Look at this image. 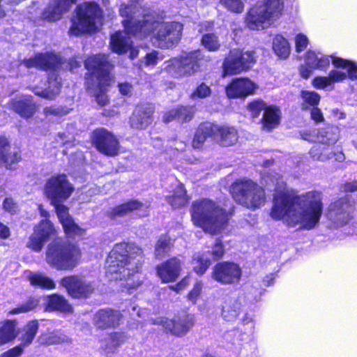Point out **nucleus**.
I'll use <instances>...</instances> for the list:
<instances>
[{
    "mask_svg": "<svg viewBox=\"0 0 357 357\" xmlns=\"http://www.w3.org/2000/svg\"><path fill=\"white\" fill-rule=\"evenodd\" d=\"M120 15L125 17L123 25L126 32L119 31L111 36L110 45L113 52L124 54L130 52V58L134 59L139 53L138 46H134L130 34L139 38L149 36L155 31V38L160 48L176 46L181 38L183 24L176 22H162V18L155 13H146L136 4H122Z\"/></svg>",
    "mask_w": 357,
    "mask_h": 357,
    "instance_id": "obj_1",
    "label": "nucleus"
},
{
    "mask_svg": "<svg viewBox=\"0 0 357 357\" xmlns=\"http://www.w3.org/2000/svg\"><path fill=\"white\" fill-rule=\"evenodd\" d=\"M262 181L268 186H274V190L278 192L271 213L273 219H283L288 226L303 230H311L319 225L324 208L321 192L309 191L291 199L284 192L285 183L277 173H264Z\"/></svg>",
    "mask_w": 357,
    "mask_h": 357,
    "instance_id": "obj_2",
    "label": "nucleus"
},
{
    "mask_svg": "<svg viewBox=\"0 0 357 357\" xmlns=\"http://www.w3.org/2000/svg\"><path fill=\"white\" fill-rule=\"evenodd\" d=\"M142 252L133 243L115 245L107 259L106 275L110 280H119L120 285L130 293L143 282L139 273L142 264Z\"/></svg>",
    "mask_w": 357,
    "mask_h": 357,
    "instance_id": "obj_3",
    "label": "nucleus"
},
{
    "mask_svg": "<svg viewBox=\"0 0 357 357\" xmlns=\"http://www.w3.org/2000/svg\"><path fill=\"white\" fill-rule=\"evenodd\" d=\"M86 68L91 73L86 77L88 92L95 98L101 106L108 102L107 87L112 82L109 70L112 66L105 54L94 55L85 61Z\"/></svg>",
    "mask_w": 357,
    "mask_h": 357,
    "instance_id": "obj_4",
    "label": "nucleus"
},
{
    "mask_svg": "<svg viewBox=\"0 0 357 357\" xmlns=\"http://www.w3.org/2000/svg\"><path fill=\"white\" fill-rule=\"evenodd\" d=\"M191 216L195 225L211 234L221 233L229 219V214L225 209L208 199H202L192 203Z\"/></svg>",
    "mask_w": 357,
    "mask_h": 357,
    "instance_id": "obj_5",
    "label": "nucleus"
},
{
    "mask_svg": "<svg viewBox=\"0 0 357 357\" xmlns=\"http://www.w3.org/2000/svg\"><path fill=\"white\" fill-rule=\"evenodd\" d=\"M23 63L27 68L35 67L54 71L49 77L48 88L45 90L34 88L33 91L36 95L52 100L59 93L61 79L55 73L62 64L61 58L59 55L54 53L38 54L33 58L24 61Z\"/></svg>",
    "mask_w": 357,
    "mask_h": 357,
    "instance_id": "obj_6",
    "label": "nucleus"
},
{
    "mask_svg": "<svg viewBox=\"0 0 357 357\" xmlns=\"http://www.w3.org/2000/svg\"><path fill=\"white\" fill-rule=\"evenodd\" d=\"M81 259V251L75 244L54 241L48 245L47 263L57 270H72Z\"/></svg>",
    "mask_w": 357,
    "mask_h": 357,
    "instance_id": "obj_7",
    "label": "nucleus"
},
{
    "mask_svg": "<svg viewBox=\"0 0 357 357\" xmlns=\"http://www.w3.org/2000/svg\"><path fill=\"white\" fill-rule=\"evenodd\" d=\"M314 136L305 135L303 139L305 140L317 142L310 149V154L314 160L326 161L335 156V160L342 161L344 159L342 153L334 154L333 151V145L337 142L338 136L337 128H328L324 130L313 131Z\"/></svg>",
    "mask_w": 357,
    "mask_h": 357,
    "instance_id": "obj_8",
    "label": "nucleus"
},
{
    "mask_svg": "<svg viewBox=\"0 0 357 357\" xmlns=\"http://www.w3.org/2000/svg\"><path fill=\"white\" fill-rule=\"evenodd\" d=\"M230 191L236 202L250 209L261 207L266 201L264 188L250 179L236 181L231 185Z\"/></svg>",
    "mask_w": 357,
    "mask_h": 357,
    "instance_id": "obj_9",
    "label": "nucleus"
},
{
    "mask_svg": "<svg viewBox=\"0 0 357 357\" xmlns=\"http://www.w3.org/2000/svg\"><path fill=\"white\" fill-rule=\"evenodd\" d=\"M282 8L280 0H266L265 3H257L249 10L246 24L252 30L264 29L280 17Z\"/></svg>",
    "mask_w": 357,
    "mask_h": 357,
    "instance_id": "obj_10",
    "label": "nucleus"
},
{
    "mask_svg": "<svg viewBox=\"0 0 357 357\" xmlns=\"http://www.w3.org/2000/svg\"><path fill=\"white\" fill-rule=\"evenodd\" d=\"M101 17L102 12L97 3L85 2L79 5L69 34L77 36L84 33L95 31L97 24L100 23Z\"/></svg>",
    "mask_w": 357,
    "mask_h": 357,
    "instance_id": "obj_11",
    "label": "nucleus"
},
{
    "mask_svg": "<svg viewBox=\"0 0 357 357\" xmlns=\"http://www.w3.org/2000/svg\"><path fill=\"white\" fill-rule=\"evenodd\" d=\"M202 59L200 50L190 52L165 61L163 70L175 78L188 77L199 70Z\"/></svg>",
    "mask_w": 357,
    "mask_h": 357,
    "instance_id": "obj_12",
    "label": "nucleus"
},
{
    "mask_svg": "<svg viewBox=\"0 0 357 357\" xmlns=\"http://www.w3.org/2000/svg\"><path fill=\"white\" fill-rule=\"evenodd\" d=\"M331 60L335 68L347 70L349 79H357V64L352 61L335 56H328L315 50L307 51L305 58L307 66L312 69L320 70H326L330 65Z\"/></svg>",
    "mask_w": 357,
    "mask_h": 357,
    "instance_id": "obj_13",
    "label": "nucleus"
},
{
    "mask_svg": "<svg viewBox=\"0 0 357 357\" xmlns=\"http://www.w3.org/2000/svg\"><path fill=\"white\" fill-rule=\"evenodd\" d=\"M73 185L65 174H56L49 178L44 185V194L51 204L63 203L74 192Z\"/></svg>",
    "mask_w": 357,
    "mask_h": 357,
    "instance_id": "obj_14",
    "label": "nucleus"
},
{
    "mask_svg": "<svg viewBox=\"0 0 357 357\" xmlns=\"http://www.w3.org/2000/svg\"><path fill=\"white\" fill-rule=\"evenodd\" d=\"M256 62L254 51L231 50L223 63L224 76L235 75L249 69Z\"/></svg>",
    "mask_w": 357,
    "mask_h": 357,
    "instance_id": "obj_15",
    "label": "nucleus"
},
{
    "mask_svg": "<svg viewBox=\"0 0 357 357\" xmlns=\"http://www.w3.org/2000/svg\"><path fill=\"white\" fill-rule=\"evenodd\" d=\"M354 207L347 197H342L330 204L327 217L336 227L348 224L353 218Z\"/></svg>",
    "mask_w": 357,
    "mask_h": 357,
    "instance_id": "obj_16",
    "label": "nucleus"
},
{
    "mask_svg": "<svg viewBox=\"0 0 357 357\" xmlns=\"http://www.w3.org/2000/svg\"><path fill=\"white\" fill-rule=\"evenodd\" d=\"M211 277L222 284H236L241 280L242 270L234 262H219L213 268Z\"/></svg>",
    "mask_w": 357,
    "mask_h": 357,
    "instance_id": "obj_17",
    "label": "nucleus"
},
{
    "mask_svg": "<svg viewBox=\"0 0 357 357\" xmlns=\"http://www.w3.org/2000/svg\"><path fill=\"white\" fill-rule=\"evenodd\" d=\"M60 283L73 298H87L94 290V286L90 281L79 275L65 277L61 280Z\"/></svg>",
    "mask_w": 357,
    "mask_h": 357,
    "instance_id": "obj_18",
    "label": "nucleus"
},
{
    "mask_svg": "<svg viewBox=\"0 0 357 357\" xmlns=\"http://www.w3.org/2000/svg\"><path fill=\"white\" fill-rule=\"evenodd\" d=\"M92 140L96 149L108 156H114L119 153V142L116 137L105 128H98L93 131Z\"/></svg>",
    "mask_w": 357,
    "mask_h": 357,
    "instance_id": "obj_19",
    "label": "nucleus"
},
{
    "mask_svg": "<svg viewBox=\"0 0 357 357\" xmlns=\"http://www.w3.org/2000/svg\"><path fill=\"white\" fill-rule=\"evenodd\" d=\"M56 235V230L48 219H45L34 227L33 233L29 238L27 246L31 250L39 252L45 242Z\"/></svg>",
    "mask_w": 357,
    "mask_h": 357,
    "instance_id": "obj_20",
    "label": "nucleus"
},
{
    "mask_svg": "<svg viewBox=\"0 0 357 357\" xmlns=\"http://www.w3.org/2000/svg\"><path fill=\"white\" fill-rule=\"evenodd\" d=\"M163 327L171 334L182 337L185 335L194 326L195 319L192 314H183L162 321Z\"/></svg>",
    "mask_w": 357,
    "mask_h": 357,
    "instance_id": "obj_21",
    "label": "nucleus"
},
{
    "mask_svg": "<svg viewBox=\"0 0 357 357\" xmlns=\"http://www.w3.org/2000/svg\"><path fill=\"white\" fill-rule=\"evenodd\" d=\"M52 205L54 206L59 221L68 237L75 238L84 234L85 230L74 222L68 213V208L63 203Z\"/></svg>",
    "mask_w": 357,
    "mask_h": 357,
    "instance_id": "obj_22",
    "label": "nucleus"
},
{
    "mask_svg": "<svg viewBox=\"0 0 357 357\" xmlns=\"http://www.w3.org/2000/svg\"><path fill=\"white\" fill-rule=\"evenodd\" d=\"M257 85L247 78H238L226 87V94L229 98H244L254 93Z\"/></svg>",
    "mask_w": 357,
    "mask_h": 357,
    "instance_id": "obj_23",
    "label": "nucleus"
},
{
    "mask_svg": "<svg viewBox=\"0 0 357 357\" xmlns=\"http://www.w3.org/2000/svg\"><path fill=\"white\" fill-rule=\"evenodd\" d=\"M77 0H53L43 13V18L48 21H56L69 10Z\"/></svg>",
    "mask_w": 357,
    "mask_h": 357,
    "instance_id": "obj_24",
    "label": "nucleus"
},
{
    "mask_svg": "<svg viewBox=\"0 0 357 357\" xmlns=\"http://www.w3.org/2000/svg\"><path fill=\"white\" fill-rule=\"evenodd\" d=\"M181 271V262L172 258L157 266V274L164 283L175 281Z\"/></svg>",
    "mask_w": 357,
    "mask_h": 357,
    "instance_id": "obj_25",
    "label": "nucleus"
},
{
    "mask_svg": "<svg viewBox=\"0 0 357 357\" xmlns=\"http://www.w3.org/2000/svg\"><path fill=\"white\" fill-rule=\"evenodd\" d=\"M153 109L150 105L137 106L130 117V126L136 129H145L152 122Z\"/></svg>",
    "mask_w": 357,
    "mask_h": 357,
    "instance_id": "obj_26",
    "label": "nucleus"
},
{
    "mask_svg": "<svg viewBox=\"0 0 357 357\" xmlns=\"http://www.w3.org/2000/svg\"><path fill=\"white\" fill-rule=\"evenodd\" d=\"M121 314L111 309L100 310L94 316L95 325L100 328L116 327L119 325Z\"/></svg>",
    "mask_w": 357,
    "mask_h": 357,
    "instance_id": "obj_27",
    "label": "nucleus"
},
{
    "mask_svg": "<svg viewBox=\"0 0 357 357\" xmlns=\"http://www.w3.org/2000/svg\"><path fill=\"white\" fill-rule=\"evenodd\" d=\"M10 107L22 117H31L36 111V107L33 102L32 97L26 96L14 99L10 102Z\"/></svg>",
    "mask_w": 357,
    "mask_h": 357,
    "instance_id": "obj_28",
    "label": "nucleus"
},
{
    "mask_svg": "<svg viewBox=\"0 0 357 357\" xmlns=\"http://www.w3.org/2000/svg\"><path fill=\"white\" fill-rule=\"evenodd\" d=\"M349 77L348 71L343 72L338 70H333L328 77H316L312 80V85L318 89H324L335 82H340Z\"/></svg>",
    "mask_w": 357,
    "mask_h": 357,
    "instance_id": "obj_29",
    "label": "nucleus"
},
{
    "mask_svg": "<svg viewBox=\"0 0 357 357\" xmlns=\"http://www.w3.org/2000/svg\"><path fill=\"white\" fill-rule=\"evenodd\" d=\"M21 160L20 153L16 151H10V147L6 138L0 137V165L4 164L8 168H13V165Z\"/></svg>",
    "mask_w": 357,
    "mask_h": 357,
    "instance_id": "obj_30",
    "label": "nucleus"
},
{
    "mask_svg": "<svg viewBox=\"0 0 357 357\" xmlns=\"http://www.w3.org/2000/svg\"><path fill=\"white\" fill-rule=\"evenodd\" d=\"M147 208L148 206L146 204H144L137 200H130L113 208L111 216L112 218L123 216L132 211H138L140 216H145L147 215Z\"/></svg>",
    "mask_w": 357,
    "mask_h": 357,
    "instance_id": "obj_31",
    "label": "nucleus"
},
{
    "mask_svg": "<svg viewBox=\"0 0 357 357\" xmlns=\"http://www.w3.org/2000/svg\"><path fill=\"white\" fill-rule=\"evenodd\" d=\"M217 128L215 130V139L224 146H229L236 144L238 139V132L234 127L220 126L215 125Z\"/></svg>",
    "mask_w": 357,
    "mask_h": 357,
    "instance_id": "obj_32",
    "label": "nucleus"
},
{
    "mask_svg": "<svg viewBox=\"0 0 357 357\" xmlns=\"http://www.w3.org/2000/svg\"><path fill=\"white\" fill-rule=\"evenodd\" d=\"M241 311V303L236 297H228L222 307V316L227 321L235 320Z\"/></svg>",
    "mask_w": 357,
    "mask_h": 357,
    "instance_id": "obj_33",
    "label": "nucleus"
},
{
    "mask_svg": "<svg viewBox=\"0 0 357 357\" xmlns=\"http://www.w3.org/2000/svg\"><path fill=\"white\" fill-rule=\"evenodd\" d=\"M215 130H217L215 124L211 123H204L201 124L195 133L192 141V146L195 149H199L208 137L215 139Z\"/></svg>",
    "mask_w": 357,
    "mask_h": 357,
    "instance_id": "obj_34",
    "label": "nucleus"
},
{
    "mask_svg": "<svg viewBox=\"0 0 357 357\" xmlns=\"http://www.w3.org/2000/svg\"><path fill=\"white\" fill-rule=\"evenodd\" d=\"M47 311H59L63 312H72L73 307L67 300L62 296L53 294L47 297Z\"/></svg>",
    "mask_w": 357,
    "mask_h": 357,
    "instance_id": "obj_35",
    "label": "nucleus"
},
{
    "mask_svg": "<svg viewBox=\"0 0 357 357\" xmlns=\"http://www.w3.org/2000/svg\"><path fill=\"white\" fill-rule=\"evenodd\" d=\"M281 112L275 106H268L262 118L263 128L270 130L277 127L280 121Z\"/></svg>",
    "mask_w": 357,
    "mask_h": 357,
    "instance_id": "obj_36",
    "label": "nucleus"
},
{
    "mask_svg": "<svg viewBox=\"0 0 357 357\" xmlns=\"http://www.w3.org/2000/svg\"><path fill=\"white\" fill-rule=\"evenodd\" d=\"M17 321L15 320H6L0 323V345L8 343L17 336Z\"/></svg>",
    "mask_w": 357,
    "mask_h": 357,
    "instance_id": "obj_37",
    "label": "nucleus"
},
{
    "mask_svg": "<svg viewBox=\"0 0 357 357\" xmlns=\"http://www.w3.org/2000/svg\"><path fill=\"white\" fill-rule=\"evenodd\" d=\"M168 203L174 208L185 206L189 200L186 190L183 184H178L173 191V194L167 198Z\"/></svg>",
    "mask_w": 357,
    "mask_h": 357,
    "instance_id": "obj_38",
    "label": "nucleus"
},
{
    "mask_svg": "<svg viewBox=\"0 0 357 357\" xmlns=\"http://www.w3.org/2000/svg\"><path fill=\"white\" fill-rule=\"evenodd\" d=\"M27 278L32 286L48 289L55 288L54 282L44 273L29 272Z\"/></svg>",
    "mask_w": 357,
    "mask_h": 357,
    "instance_id": "obj_39",
    "label": "nucleus"
},
{
    "mask_svg": "<svg viewBox=\"0 0 357 357\" xmlns=\"http://www.w3.org/2000/svg\"><path fill=\"white\" fill-rule=\"evenodd\" d=\"M273 49L277 56L287 59L291 52V47L287 39L282 35H276L273 40Z\"/></svg>",
    "mask_w": 357,
    "mask_h": 357,
    "instance_id": "obj_40",
    "label": "nucleus"
},
{
    "mask_svg": "<svg viewBox=\"0 0 357 357\" xmlns=\"http://www.w3.org/2000/svg\"><path fill=\"white\" fill-rule=\"evenodd\" d=\"M211 264L208 254L206 252H199L193 256L192 265L194 271L198 275H203Z\"/></svg>",
    "mask_w": 357,
    "mask_h": 357,
    "instance_id": "obj_41",
    "label": "nucleus"
},
{
    "mask_svg": "<svg viewBox=\"0 0 357 357\" xmlns=\"http://www.w3.org/2000/svg\"><path fill=\"white\" fill-rule=\"evenodd\" d=\"M38 329V323L37 321H31L25 325L21 332L20 340H21V347L30 344Z\"/></svg>",
    "mask_w": 357,
    "mask_h": 357,
    "instance_id": "obj_42",
    "label": "nucleus"
},
{
    "mask_svg": "<svg viewBox=\"0 0 357 357\" xmlns=\"http://www.w3.org/2000/svg\"><path fill=\"white\" fill-rule=\"evenodd\" d=\"M201 43L210 52H216L221 47L218 36L213 33L204 34L202 37Z\"/></svg>",
    "mask_w": 357,
    "mask_h": 357,
    "instance_id": "obj_43",
    "label": "nucleus"
},
{
    "mask_svg": "<svg viewBox=\"0 0 357 357\" xmlns=\"http://www.w3.org/2000/svg\"><path fill=\"white\" fill-rule=\"evenodd\" d=\"M174 115H177L178 121L187 122L190 121L195 114L193 107L178 106L173 109Z\"/></svg>",
    "mask_w": 357,
    "mask_h": 357,
    "instance_id": "obj_44",
    "label": "nucleus"
},
{
    "mask_svg": "<svg viewBox=\"0 0 357 357\" xmlns=\"http://www.w3.org/2000/svg\"><path fill=\"white\" fill-rule=\"evenodd\" d=\"M38 300L35 298H30L24 303L20 305L17 307L12 309L8 312L9 315L17 314L20 313H26L33 310L38 305Z\"/></svg>",
    "mask_w": 357,
    "mask_h": 357,
    "instance_id": "obj_45",
    "label": "nucleus"
},
{
    "mask_svg": "<svg viewBox=\"0 0 357 357\" xmlns=\"http://www.w3.org/2000/svg\"><path fill=\"white\" fill-rule=\"evenodd\" d=\"M220 3L232 13H241L244 10L243 0H220Z\"/></svg>",
    "mask_w": 357,
    "mask_h": 357,
    "instance_id": "obj_46",
    "label": "nucleus"
},
{
    "mask_svg": "<svg viewBox=\"0 0 357 357\" xmlns=\"http://www.w3.org/2000/svg\"><path fill=\"white\" fill-rule=\"evenodd\" d=\"M169 238L166 236H161L155 245V254L157 257H162L165 256L169 249Z\"/></svg>",
    "mask_w": 357,
    "mask_h": 357,
    "instance_id": "obj_47",
    "label": "nucleus"
},
{
    "mask_svg": "<svg viewBox=\"0 0 357 357\" xmlns=\"http://www.w3.org/2000/svg\"><path fill=\"white\" fill-rule=\"evenodd\" d=\"M211 94V88L205 83H202L192 93L190 97L192 100L203 99L210 96Z\"/></svg>",
    "mask_w": 357,
    "mask_h": 357,
    "instance_id": "obj_48",
    "label": "nucleus"
},
{
    "mask_svg": "<svg viewBox=\"0 0 357 357\" xmlns=\"http://www.w3.org/2000/svg\"><path fill=\"white\" fill-rule=\"evenodd\" d=\"M301 96L304 102V106L306 105L310 106L317 105L320 100L319 95L314 91H303Z\"/></svg>",
    "mask_w": 357,
    "mask_h": 357,
    "instance_id": "obj_49",
    "label": "nucleus"
},
{
    "mask_svg": "<svg viewBox=\"0 0 357 357\" xmlns=\"http://www.w3.org/2000/svg\"><path fill=\"white\" fill-rule=\"evenodd\" d=\"M309 39L307 36L302 33H298L294 37V43L296 51L298 53L305 50L309 45Z\"/></svg>",
    "mask_w": 357,
    "mask_h": 357,
    "instance_id": "obj_50",
    "label": "nucleus"
},
{
    "mask_svg": "<svg viewBox=\"0 0 357 357\" xmlns=\"http://www.w3.org/2000/svg\"><path fill=\"white\" fill-rule=\"evenodd\" d=\"M267 107L265 102L261 100H257L250 102L248 106V109L253 117H257L261 111L265 112Z\"/></svg>",
    "mask_w": 357,
    "mask_h": 357,
    "instance_id": "obj_51",
    "label": "nucleus"
},
{
    "mask_svg": "<svg viewBox=\"0 0 357 357\" xmlns=\"http://www.w3.org/2000/svg\"><path fill=\"white\" fill-rule=\"evenodd\" d=\"M203 285L201 281H197L188 294V300L195 304L202 293Z\"/></svg>",
    "mask_w": 357,
    "mask_h": 357,
    "instance_id": "obj_52",
    "label": "nucleus"
},
{
    "mask_svg": "<svg viewBox=\"0 0 357 357\" xmlns=\"http://www.w3.org/2000/svg\"><path fill=\"white\" fill-rule=\"evenodd\" d=\"M208 256H212L214 260L222 258L225 254V249L221 241H218L212 248L211 252H207Z\"/></svg>",
    "mask_w": 357,
    "mask_h": 357,
    "instance_id": "obj_53",
    "label": "nucleus"
},
{
    "mask_svg": "<svg viewBox=\"0 0 357 357\" xmlns=\"http://www.w3.org/2000/svg\"><path fill=\"white\" fill-rule=\"evenodd\" d=\"M68 113V111L61 107H45L44 109V114L46 116L49 115H55V116H61L65 115Z\"/></svg>",
    "mask_w": 357,
    "mask_h": 357,
    "instance_id": "obj_54",
    "label": "nucleus"
},
{
    "mask_svg": "<svg viewBox=\"0 0 357 357\" xmlns=\"http://www.w3.org/2000/svg\"><path fill=\"white\" fill-rule=\"evenodd\" d=\"M162 58L159 56V53L156 51H153L146 55L144 58V63L146 66H155L158 63V61L162 60Z\"/></svg>",
    "mask_w": 357,
    "mask_h": 357,
    "instance_id": "obj_55",
    "label": "nucleus"
},
{
    "mask_svg": "<svg viewBox=\"0 0 357 357\" xmlns=\"http://www.w3.org/2000/svg\"><path fill=\"white\" fill-rule=\"evenodd\" d=\"M108 341L109 342V348L113 349L119 346L124 341V337L122 334L114 333L109 336Z\"/></svg>",
    "mask_w": 357,
    "mask_h": 357,
    "instance_id": "obj_56",
    "label": "nucleus"
},
{
    "mask_svg": "<svg viewBox=\"0 0 357 357\" xmlns=\"http://www.w3.org/2000/svg\"><path fill=\"white\" fill-rule=\"evenodd\" d=\"M3 208L10 213H15L18 211V206L12 198H6L4 199Z\"/></svg>",
    "mask_w": 357,
    "mask_h": 357,
    "instance_id": "obj_57",
    "label": "nucleus"
},
{
    "mask_svg": "<svg viewBox=\"0 0 357 357\" xmlns=\"http://www.w3.org/2000/svg\"><path fill=\"white\" fill-rule=\"evenodd\" d=\"M23 349L21 346L15 347L13 349L4 352L0 357H17L22 353Z\"/></svg>",
    "mask_w": 357,
    "mask_h": 357,
    "instance_id": "obj_58",
    "label": "nucleus"
},
{
    "mask_svg": "<svg viewBox=\"0 0 357 357\" xmlns=\"http://www.w3.org/2000/svg\"><path fill=\"white\" fill-rule=\"evenodd\" d=\"M10 235V231L8 226L0 222V238L7 239Z\"/></svg>",
    "mask_w": 357,
    "mask_h": 357,
    "instance_id": "obj_59",
    "label": "nucleus"
},
{
    "mask_svg": "<svg viewBox=\"0 0 357 357\" xmlns=\"http://www.w3.org/2000/svg\"><path fill=\"white\" fill-rule=\"evenodd\" d=\"M311 116L315 121H321L323 116L321 110L317 107H314L311 111Z\"/></svg>",
    "mask_w": 357,
    "mask_h": 357,
    "instance_id": "obj_60",
    "label": "nucleus"
},
{
    "mask_svg": "<svg viewBox=\"0 0 357 357\" xmlns=\"http://www.w3.org/2000/svg\"><path fill=\"white\" fill-rule=\"evenodd\" d=\"M312 69L308 66H302L300 68L301 76L304 79H307L312 75Z\"/></svg>",
    "mask_w": 357,
    "mask_h": 357,
    "instance_id": "obj_61",
    "label": "nucleus"
},
{
    "mask_svg": "<svg viewBox=\"0 0 357 357\" xmlns=\"http://www.w3.org/2000/svg\"><path fill=\"white\" fill-rule=\"evenodd\" d=\"M119 87L121 93L123 95L127 96L131 93L132 86L128 83L120 84Z\"/></svg>",
    "mask_w": 357,
    "mask_h": 357,
    "instance_id": "obj_62",
    "label": "nucleus"
},
{
    "mask_svg": "<svg viewBox=\"0 0 357 357\" xmlns=\"http://www.w3.org/2000/svg\"><path fill=\"white\" fill-rule=\"evenodd\" d=\"M242 323L244 325H247L248 326V329L250 331H252L255 328L254 321L252 317H250L248 314H245L242 319Z\"/></svg>",
    "mask_w": 357,
    "mask_h": 357,
    "instance_id": "obj_63",
    "label": "nucleus"
},
{
    "mask_svg": "<svg viewBox=\"0 0 357 357\" xmlns=\"http://www.w3.org/2000/svg\"><path fill=\"white\" fill-rule=\"evenodd\" d=\"M174 120H177V115H174L173 109L166 112L163 116V121L165 123H169Z\"/></svg>",
    "mask_w": 357,
    "mask_h": 357,
    "instance_id": "obj_64",
    "label": "nucleus"
}]
</instances>
